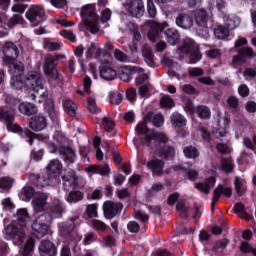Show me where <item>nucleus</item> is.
I'll return each instance as SVG.
<instances>
[{"label": "nucleus", "instance_id": "f257e3e1", "mask_svg": "<svg viewBox=\"0 0 256 256\" xmlns=\"http://www.w3.org/2000/svg\"><path fill=\"white\" fill-rule=\"evenodd\" d=\"M148 123H152L154 127H162L163 123H165V120L163 118V115L161 114H153L151 112L147 113L142 122L138 123L136 126V133L137 135H140L143 139V145H146L147 147H151L153 149V146L151 145L153 141H158V143H169V137L165 135L163 132H156L155 129H149L147 126Z\"/></svg>", "mask_w": 256, "mask_h": 256}, {"label": "nucleus", "instance_id": "f03ea898", "mask_svg": "<svg viewBox=\"0 0 256 256\" xmlns=\"http://www.w3.org/2000/svg\"><path fill=\"white\" fill-rule=\"evenodd\" d=\"M17 220L11 222L4 231L3 235L7 241H13L14 245H23L27 235L25 234V228L27 227V221L29 220V212L27 209H19L16 213Z\"/></svg>", "mask_w": 256, "mask_h": 256}, {"label": "nucleus", "instance_id": "7ed1b4c3", "mask_svg": "<svg viewBox=\"0 0 256 256\" xmlns=\"http://www.w3.org/2000/svg\"><path fill=\"white\" fill-rule=\"evenodd\" d=\"M65 208L59 199H54L53 204L50 208V214L40 215L32 224V231L35 237L43 239L44 235H47L49 231V225L53 219H59L62 217Z\"/></svg>", "mask_w": 256, "mask_h": 256}, {"label": "nucleus", "instance_id": "20e7f679", "mask_svg": "<svg viewBox=\"0 0 256 256\" xmlns=\"http://www.w3.org/2000/svg\"><path fill=\"white\" fill-rule=\"evenodd\" d=\"M0 121H4L8 131L12 133H19L22 137H28L29 145H33V139H38L39 141H47L49 139V135H36L33 132L29 131L28 129L23 130L21 126L17 125L15 121V114L12 112L6 111L3 114V117L0 118Z\"/></svg>", "mask_w": 256, "mask_h": 256}, {"label": "nucleus", "instance_id": "39448f33", "mask_svg": "<svg viewBox=\"0 0 256 256\" xmlns=\"http://www.w3.org/2000/svg\"><path fill=\"white\" fill-rule=\"evenodd\" d=\"M48 178L39 177L37 185L39 187H48L49 185H58L61 177V171H63V164L59 160H51L47 165Z\"/></svg>", "mask_w": 256, "mask_h": 256}, {"label": "nucleus", "instance_id": "423d86ee", "mask_svg": "<svg viewBox=\"0 0 256 256\" xmlns=\"http://www.w3.org/2000/svg\"><path fill=\"white\" fill-rule=\"evenodd\" d=\"M82 23L91 33L99 32V16L95 4H86L81 9Z\"/></svg>", "mask_w": 256, "mask_h": 256}, {"label": "nucleus", "instance_id": "0eeeda50", "mask_svg": "<svg viewBox=\"0 0 256 256\" xmlns=\"http://www.w3.org/2000/svg\"><path fill=\"white\" fill-rule=\"evenodd\" d=\"M55 61H57V57L48 56L43 65V72L49 81H55L57 85H61L63 83V76L59 74V70L55 67Z\"/></svg>", "mask_w": 256, "mask_h": 256}, {"label": "nucleus", "instance_id": "6e6552de", "mask_svg": "<svg viewBox=\"0 0 256 256\" xmlns=\"http://www.w3.org/2000/svg\"><path fill=\"white\" fill-rule=\"evenodd\" d=\"M25 86L28 89H32L34 93L41 91L40 97H47V92L43 89V81L41 80V73L37 71L28 72L25 77Z\"/></svg>", "mask_w": 256, "mask_h": 256}, {"label": "nucleus", "instance_id": "1a4fd4ad", "mask_svg": "<svg viewBox=\"0 0 256 256\" xmlns=\"http://www.w3.org/2000/svg\"><path fill=\"white\" fill-rule=\"evenodd\" d=\"M23 71H25V66L23 63L15 64L10 68V73L12 75L10 80V85L16 91H20L25 85V80L23 79Z\"/></svg>", "mask_w": 256, "mask_h": 256}, {"label": "nucleus", "instance_id": "9d476101", "mask_svg": "<svg viewBox=\"0 0 256 256\" xmlns=\"http://www.w3.org/2000/svg\"><path fill=\"white\" fill-rule=\"evenodd\" d=\"M21 23H23V16H21V14H15L7 22V15H5V13H0V38L7 37V35H9L7 28L13 29L15 25H21ZM5 25L7 28H5Z\"/></svg>", "mask_w": 256, "mask_h": 256}, {"label": "nucleus", "instance_id": "9b49d317", "mask_svg": "<svg viewBox=\"0 0 256 256\" xmlns=\"http://www.w3.org/2000/svg\"><path fill=\"white\" fill-rule=\"evenodd\" d=\"M64 189L67 191L69 188L77 189V187L85 186V179L83 177L77 176L75 171L68 170L62 177Z\"/></svg>", "mask_w": 256, "mask_h": 256}, {"label": "nucleus", "instance_id": "f8f14e48", "mask_svg": "<svg viewBox=\"0 0 256 256\" xmlns=\"http://www.w3.org/2000/svg\"><path fill=\"white\" fill-rule=\"evenodd\" d=\"M26 18L32 27H37L45 19V9L41 5H32L26 12Z\"/></svg>", "mask_w": 256, "mask_h": 256}, {"label": "nucleus", "instance_id": "ddd939ff", "mask_svg": "<svg viewBox=\"0 0 256 256\" xmlns=\"http://www.w3.org/2000/svg\"><path fill=\"white\" fill-rule=\"evenodd\" d=\"M3 53V61L4 63H6V65H10V69L11 67H13V65H19V63H21H15V59L19 57V49L17 48V45H15L14 43L7 42L3 47Z\"/></svg>", "mask_w": 256, "mask_h": 256}, {"label": "nucleus", "instance_id": "4468645a", "mask_svg": "<svg viewBox=\"0 0 256 256\" xmlns=\"http://www.w3.org/2000/svg\"><path fill=\"white\" fill-rule=\"evenodd\" d=\"M148 27H149V30H148L147 37L152 43H155L158 41L164 29H167V27H169V23L167 22L157 23L155 21H149Z\"/></svg>", "mask_w": 256, "mask_h": 256}, {"label": "nucleus", "instance_id": "2eb2a0df", "mask_svg": "<svg viewBox=\"0 0 256 256\" xmlns=\"http://www.w3.org/2000/svg\"><path fill=\"white\" fill-rule=\"evenodd\" d=\"M182 53H186V55L190 59V63H197L201 61V53H199V46L193 40H188L185 43L184 47L181 49Z\"/></svg>", "mask_w": 256, "mask_h": 256}, {"label": "nucleus", "instance_id": "dca6fc26", "mask_svg": "<svg viewBox=\"0 0 256 256\" xmlns=\"http://www.w3.org/2000/svg\"><path fill=\"white\" fill-rule=\"evenodd\" d=\"M47 199H49V194L44 192H37L34 195L32 200V207L35 213H42V211L47 209Z\"/></svg>", "mask_w": 256, "mask_h": 256}, {"label": "nucleus", "instance_id": "f3484780", "mask_svg": "<svg viewBox=\"0 0 256 256\" xmlns=\"http://www.w3.org/2000/svg\"><path fill=\"white\" fill-rule=\"evenodd\" d=\"M194 19L196 25L198 27H202L203 29H209L213 25V19L209 17L207 11L204 9L197 10L194 14Z\"/></svg>", "mask_w": 256, "mask_h": 256}, {"label": "nucleus", "instance_id": "a211bd4d", "mask_svg": "<svg viewBox=\"0 0 256 256\" xmlns=\"http://www.w3.org/2000/svg\"><path fill=\"white\" fill-rule=\"evenodd\" d=\"M126 9L132 17H143L145 13V4L143 0H131L127 5Z\"/></svg>", "mask_w": 256, "mask_h": 256}, {"label": "nucleus", "instance_id": "6ab92c4d", "mask_svg": "<svg viewBox=\"0 0 256 256\" xmlns=\"http://www.w3.org/2000/svg\"><path fill=\"white\" fill-rule=\"evenodd\" d=\"M104 213L108 219H113L123 209V204L119 202L106 201L103 205Z\"/></svg>", "mask_w": 256, "mask_h": 256}, {"label": "nucleus", "instance_id": "aec40b11", "mask_svg": "<svg viewBox=\"0 0 256 256\" xmlns=\"http://www.w3.org/2000/svg\"><path fill=\"white\" fill-rule=\"evenodd\" d=\"M133 73H143V68L141 67H132V66H121L119 68V77L122 81H131Z\"/></svg>", "mask_w": 256, "mask_h": 256}, {"label": "nucleus", "instance_id": "412c9836", "mask_svg": "<svg viewBox=\"0 0 256 256\" xmlns=\"http://www.w3.org/2000/svg\"><path fill=\"white\" fill-rule=\"evenodd\" d=\"M222 195H224V197H231V195H233V190L229 187L224 188L223 186L219 185L214 190V196L211 202V211L215 209V205H217Z\"/></svg>", "mask_w": 256, "mask_h": 256}, {"label": "nucleus", "instance_id": "4be33fe9", "mask_svg": "<svg viewBox=\"0 0 256 256\" xmlns=\"http://www.w3.org/2000/svg\"><path fill=\"white\" fill-rule=\"evenodd\" d=\"M39 253L41 256H55L57 255V248L53 242L43 240L39 245Z\"/></svg>", "mask_w": 256, "mask_h": 256}, {"label": "nucleus", "instance_id": "5701e85b", "mask_svg": "<svg viewBox=\"0 0 256 256\" xmlns=\"http://www.w3.org/2000/svg\"><path fill=\"white\" fill-rule=\"evenodd\" d=\"M224 26L233 31L241 25V18L235 14H225L223 16Z\"/></svg>", "mask_w": 256, "mask_h": 256}, {"label": "nucleus", "instance_id": "b1692460", "mask_svg": "<svg viewBox=\"0 0 256 256\" xmlns=\"http://www.w3.org/2000/svg\"><path fill=\"white\" fill-rule=\"evenodd\" d=\"M29 127L32 131H43L47 127V119L43 116H35L30 118Z\"/></svg>", "mask_w": 256, "mask_h": 256}, {"label": "nucleus", "instance_id": "393cba45", "mask_svg": "<svg viewBox=\"0 0 256 256\" xmlns=\"http://www.w3.org/2000/svg\"><path fill=\"white\" fill-rule=\"evenodd\" d=\"M147 168L152 171L153 175H157L160 177V175H163V167H165V162H163L160 159H154L146 164Z\"/></svg>", "mask_w": 256, "mask_h": 256}, {"label": "nucleus", "instance_id": "a878e982", "mask_svg": "<svg viewBox=\"0 0 256 256\" xmlns=\"http://www.w3.org/2000/svg\"><path fill=\"white\" fill-rule=\"evenodd\" d=\"M244 57H255V52L251 48H242L238 51V56H234L232 60V65L243 64Z\"/></svg>", "mask_w": 256, "mask_h": 256}, {"label": "nucleus", "instance_id": "bb28decb", "mask_svg": "<svg viewBox=\"0 0 256 256\" xmlns=\"http://www.w3.org/2000/svg\"><path fill=\"white\" fill-rule=\"evenodd\" d=\"M176 25L181 29H191L193 27V18L187 14H179L176 18Z\"/></svg>", "mask_w": 256, "mask_h": 256}, {"label": "nucleus", "instance_id": "cd10ccee", "mask_svg": "<svg viewBox=\"0 0 256 256\" xmlns=\"http://www.w3.org/2000/svg\"><path fill=\"white\" fill-rule=\"evenodd\" d=\"M100 77L104 79V81H113L117 79V70L109 66H103L100 69Z\"/></svg>", "mask_w": 256, "mask_h": 256}, {"label": "nucleus", "instance_id": "c85d7f7f", "mask_svg": "<svg viewBox=\"0 0 256 256\" xmlns=\"http://www.w3.org/2000/svg\"><path fill=\"white\" fill-rule=\"evenodd\" d=\"M215 182V177L211 176L204 183H196L195 188L198 189V191H201V193L207 194L211 191L212 187H215Z\"/></svg>", "mask_w": 256, "mask_h": 256}, {"label": "nucleus", "instance_id": "c756f323", "mask_svg": "<svg viewBox=\"0 0 256 256\" xmlns=\"http://www.w3.org/2000/svg\"><path fill=\"white\" fill-rule=\"evenodd\" d=\"M175 171H183L185 179H189V181H195L199 177V173L195 169H190L187 167L175 166Z\"/></svg>", "mask_w": 256, "mask_h": 256}, {"label": "nucleus", "instance_id": "7c9ffc66", "mask_svg": "<svg viewBox=\"0 0 256 256\" xmlns=\"http://www.w3.org/2000/svg\"><path fill=\"white\" fill-rule=\"evenodd\" d=\"M164 35L166 37L167 42L170 45H177L179 43V32L175 30L174 28H168L165 30Z\"/></svg>", "mask_w": 256, "mask_h": 256}, {"label": "nucleus", "instance_id": "2f4dec72", "mask_svg": "<svg viewBox=\"0 0 256 256\" xmlns=\"http://www.w3.org/2000/svg\"><path fill=\"white\" fill-rule=\"evenodd\" d=\"M234 211L235 213H237L238 217H240V219H245L246 221H251V219L253 218V215L250 212H247V210H245V205H243L242 203H237L234 206Z\"/></svg>", "mask_w": 256, "mask_h": 256}, {"label": "nucleus", "instance_id": "473e14b6", "mask_svg": "<svg viewBox=\"0 0 256 256\" xmlns=\"http://www.w3.org/2000/svg\"><path fill=\"white\" fill-rule=\"evenodd\" d=\"M18 109L20 113H22V115L30 116V115H35V113H37V107L32 103H28V102L21 103Z\"/></svg>", "mask_w": 256, "mask_h": 256}, {"label": "nucleus", "instance_id": "72a5a7b5", "mask_svg": "<svg viewBox=\"0 0 256 256\" xmlns=\"http://www.w3.org/2000/svg\"><path fill=\"white\" fill-rule=\"evenodd\" d=\"M89 171L91 173H98V175L106 177V175H109L111 173V168L108 166V164L93 165L89 167Z\"/></svg>", "mask_w": 256, "mask_h": 256}, {"label": "nucleus", "instance_id": "f704fd0d", "mask_svg": "<svg viewBox=\"0 0 256 256\" xmlns=\"http://www.w3.org/2000/svg\"><path fill=\"white\" fill-rule=\"evenodd\" d=\"M60 155L63 161L66 163H74L75 162V151L71 148H62L60 149Z\"/></svg>", "mask_w": 256, "mask_h": 256}, {"label": "nucleus", "instance_id": "c9c22d12", "mask_svg": "<svg viewBox=\"0 0 256 256\" xmlns=\"http://www.w3.org/2000/svg\"><path fill=\"white\" fill-rule=\"evenodd\" d=\"M157 155L159 157H162L163 159H173L175 157V148L172 146H166L163 149H157L156 150Z\"/></svg>", "mask_w": 256, "mask_h": 256}, {"label": "nucleus", "instance_id": "e433bc0d", "mask_svg": "<svg viewBox=\"0 0 256 256\" xmlns=\"http://www.w3.org/2000/svg\"><path fill=\"white\" fill-rule=\"evenodd\" d=\"M63 105H64V110L66 111V113H68L70 117H75L77 115L78 106L75 102H73V100L66 99Z\"/></svg>", "mask_w": 256, "mask_h": 256}, {"label": "nucleus", "instance_id": "4c0bfd02", "mask_svg": "<svg viewBox=\"0 0 256 256\" xmlns=\"http://www.w3.org/2000/svg\"><path fill=\"white\" fill-rule=\"evenodd\" d=\"M142 55H143L146 63L150 67H153V65H154L153 59H154L155 56L153 55V51L151 50V47L149 45L145 44L142 47Z\"/></svg>", "mask_w": 256, "mask_h": 256}, {"label": "nucleus", "instance_id": "58836bf2", "mask_svg": "<svg viewBox=\"0 0 256 256\" xmlns=\"http://www.w3.org/2000/svg\"><path fill=\"white\" fill-rule=\"evenodd\" d=\"M234 186L237 195H244L245 191H247V182H245V180L241 179L240 177H235Z\"/></svg>", "mask_w": 256, "mask_h": 256}, {"label": "nucleus", "instance_id": "ea45409f", "mask_svg": "<svg viewBox=\"0 0 256 256\" xmlns=\"http://www.w3.org/2000/svg\"><path fill=\"white\" fill-rule=\"evenodd\" d=\"M171 123L174 127H185L187 119H185V116L175 112L171 115Z\"/></svg>", "mask_w": 256, "mask_h": 256}, {"label": "nucleus", "instance_id": "a19ab883", "mask_svg": "<svg viewBox=\"0 0 256 256\" xmlns=\"http://www.w3.org/2000/svg\"><path fill=\"white\" fill-rule=\"evenodd\" d=\"M231 29H228L227 26L218 25L214 29V35L217 39H227L230 35Z\"/></svg>", "mask_w": 256, "mask_h": 256}, {"label": "nucleus", "instance_id": "79ce46f5", "mask_svg": "<svg viewBox=\"0 0 256 256\" xmlns=\"http://www.w3.org/2000/svg\"><path fill=\"white\" fill-rule=\"evenodd\" d=\"M35 247V241L33 239H28L25 245L20 250L21 256H31L33 255V248Z\"/></svg>", "mask_w": 256, "mask_h": 256}, {"label": "nucleus", "instance_id": "37998d69", "mask_svg": "<svg viewBox=\"0 0 256 256\" xmlns=\"http://www.w3.org/2000/svg\"><path fill=\"white\" fill-rule=\"evenodd\" d=\"M54 144L60 149H65V145H67V137H65V135L59 131L55 132Z\"/></svg>", "mask_w": 256, "mask_h": 256}, {"label": "nucleus", "instance_id": "c03bdc74", "mask_svg": "<svg viewBox=\"0 0 256 256\" xmlns=\"http://www.w3.org/2000/svg\"><path fill=\"white\" fill-rule=\"evenodd\" d=\"M233 159L231 158H222L220 162V168L224 171V173H232L233 172Z\"/></svg>", "mask_w": 256, "mask_h": 256}, {"label": "nucleus", "instance_id": "a18cd8bd", "mask_svg": "<svg viewBox=\"0 0 256 256\" xmlns=\"http://www.w3.org/2000/svg\"><path fill=\"white\" fill-rule=\"evenodd\" d=\"M36 193L37 192H35V189H33V187L26 186L21 191V195L23 197L22 199L24 201H31V199H35Z\"/></svg>", "mask_w": 256, "mask_h": 256}, {"label": "nucleus", "instance_id": "49530a36", "mask_svg": "<svg viewBox=\"0 0 256 256\" xmlns=\"http://www.w3.org/2000/svg\"><path fill=\"white\" fill-rule=\"evenodd\" d=\"M196 113L200 119H210L211 118V109L207 106H198L196 108Z\"/></svg>", "mask_w": 256, "mask_h": 256}, {"label": "nucleus", "instance_id": "de8ad7c7", "mask_svg": "<svg viewBox=\"0 0 256 256\" xmlns=\"http://www.w3.org/2000/svg\"><path fill=\"white\" fill-rule=\"evenodd\" d=\"M100 124L102 129H104V131H107V133L115 129V122H113V119L111 118H107V117L102 118L100 121Z\"/></svg>", "mask_w": 256, "mask_h": 256}, {"label": "nucleus", "instance_id": "09e8293b", "mask_svg": "<svg viewBox=\"0 0 256 256\" xmlns=\"http://www.w3.org/2000/svg\"><path fill=\"white\" fill-rule=\"evenodd\" d=\"M68 203H79L83 201V192L81 191H71L67 197Z\"/></svg>", "mask_w": 256, "mask_h": 256}, {"label": "nucleus", "instance_id": "8fccbe9b", "mask_svg": "<svg viewBox=\"0 0 256 256\" xmlns=\"http://www.w3.org/2000/svg\"><path fill=\"white\" fill-rule=\"evenodd\" d=\"M90 227L92 229H95V231H106L107 230V224H105L101 220L93 219L89 223Z\"/></svg>", "mask_w": 256, "mask_h": 256}, {"label": "nucleus", "instance_id": "3c124183", "mask_svg": "<svg viewBox=\"0 0 256 256\" xmlns=\"http://www.w3.org/2000/svg\"><path fill=\"white\" fill-rule=\"evenodd\" d=\"M184 155L188 159H196V157H199V151L193 146H187L184 148Z\"/></svg>", "mask_w": 256, "mask_h": 256}, {"label": "nucleus", "instance_id": "603ef678", "mask_svg": "<svg viewBox=\"0 0 256 256\" xmlns=\"http://www.w3.org/2000/svg\"><path fill=\"white\" fill-rule=\"evenodd\" d=\"M160 104L161 107H164L165 109H172V107H175V101H173L169 95L162 96Z\"/></svg>", "mask_w": 256, "mask_h": 256}, {"label": "nucleus", "instance_id": "864d4df0", "mask_svg": "<svg viewBox=\"0 0 256 256\" xmlns=\"http://www.w3.org/2000/svg\"><path fill=\"white\" fill-rule=\"evenodd\" d=\"M110 101L113 105H121L123 102V93L115 91L110 94Z\"/></svg>", "mask_w": 256, "mask_h": 256}, {"label": "nucleus", "instance_id": "5fc2aeb1", "mask_svg": "<svg viewBox=\"0 0 256 256\" xmlns=\"http://www.w3.org/2000/svg\"><path fill=\"white\" fill-rule=\"evenodd\" d=\"M87 109L88 111H90V113H101V109H99V107L97 106V102L93 97L88 99Z\"/></svg>", "mask_w": 256, "mask_h": 256}, {"label": "nucleus", "instance_id": "6e6d98bb", "mask_svg": "<svg viewBox=\"0 0 256 256\" xmlns=\"http://www.w3.org/2000/svg\"><path fill=\"white\" fill-rule=\"evenodd\" d=\"M13 187V178L9 176L0 177V188L1 189H11Z\"/></svg>", "mask_w": 256, "mask_h": 256}, {"label": "nucleus", "instance_id": "4d7b16f0", "mask_svg": "<svg viewBox=\"0 0 256 256\" xmlns=\"http://www.w3.org/2000/svg\"><path fill=\"white\" fill-rule=\"evenodd\" d=\"M60 35L61 37H63L64 39H67L71 43H75V41L77 40V36H75V34L69 30L60 31Z\"/></svg>", "mask_w": 256, "mask_h": 256}, {"label": "nucleus", "instance_id": "13d9d810", "mask_svg": "<svg viewBox=\"0 0 256 256\" xmlns=\"http://www.w3.org/2000/svg\"><path fill=\"white\" fill-rule=\"evenodd\" d=\"M44 49H47L48 51H59V49H61V44L58 42L45 41Z\"/></svg>", "mask_w": 256, "mask_h": 256}, {"label": "nucleus", "instance_id": "bf43d9fd", "mask_svg": "<svg viewBox=\"0 0 256 256\" xmlns=\"http://www.w3.org/2000/svg\"><path fill=\"white\" fill-rule=\"evenodd\" d=\"M240 251L242 253H253L256 256V249L251 247L249 242H242L240 245Z\"/></svg>", "mask_w": 256, "mask_h": 256}, {"label": "nucleus", "instance_id": "052dcab7", "mask_svg": "<svg viewBox=\"0 0 256 256\" xmlns=\"http://www.w3.org/2000/svg\"><path fill=\"white\" fill-rule=\"evenodd\" d=\"M95 57L100 63H109L107 59H105V57H107V53H105V50L101 48H97Z\"/></svg>", "mask_w": 256, "mask_h": 256}, {"label": "nucleus", "instance_id": "680f3d73", "mask_svg": "<svg viewBox=\"0 0 256 256\" xmlns=\"http://www.w3.org/2000/svg\"><path fill=\"white\" fill-rule=\"evenodd\" d=\"M147 12L149 17H156L157 16V8L155 7V3L152 0H148L147 2Z\"/></svg>", "mask_w": 256, "mask_h": 256}, {"label": "nucleus", "instance_id": "e2e57ef3", "mask_svg": "<svg viewBox=\"0 0 256 256\" xmlns=\"http://www.w3.org/2000/svg\"><path fill=\"white\" fill-rule=\"evenodd\" d=\"M86 213L90 218L98 217L97 204H89L86 208Z\"/></svg>", "mask_w": 256, "mask_h": 256}, {"label": "nucleus", "instance_id": "0e129e2a", "mask_svg": "<svg viewBox=\"0 0 256 256\" xmlns=\"http://www.w3.org/2000/svg\"><path fill=\"white\" fill-rule=\"evenodd\" d=\"M151 92V85L144 84L139 88V95L140 97H149V93Z\"/></svg>", "mask_w": 256, "mask_h": 256}, {"label": "nucleus", "instance_id": "69168bd1", "mask_svg": "<svg viewBox=\"0 0 256 256\" xmlns=\"http://www.w3.org/2000/svg\"><path fill=\"white\" fill-rule=\"evenodd\" d=\"M114 57L118 61H121V63H127L129 61V57H127L126 54L120 50H115Z\"/></svg>", "mask_w": 256, "mask_h": 256}, {"label": "nucleus", "instance_id": "338daca9", "mask_svg": "<svg viewBox=\"0 0 256 256\" xmlns=\"http://www.w3.org/2000/svg\"><path fill=\"white\" fill-rule=\"evenodd\" d=\"M91 85H92L91 78L89 76L84 77V79H83V87H84V91L88 95H91Z\"/></svg>", "mask_w": 256, "mask_h": 256}, {"label": "nucleus", "instance_id": "774afa93", "mask_svg": "<svg viewBox=\"0 0 256 256\" xmlns=\"http://www.w3.org/2000/svg\"><path fill=\"white\" fill-rule=\"evenodd\" d=\"M111 19V10L109 8H105L101 11V21L102 23H107Z\"/></svg>", "mask_w": 256, "mask_h": 256}]
</instances>
